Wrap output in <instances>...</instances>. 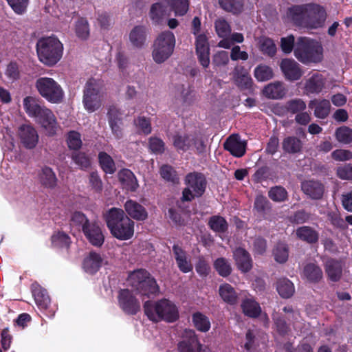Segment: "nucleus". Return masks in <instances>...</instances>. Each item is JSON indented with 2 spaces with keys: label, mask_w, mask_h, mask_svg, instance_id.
<instances>
[{
  "label": "nucleus",
  "mask_w": 352,
  "mask_h": 352,
  "mask_svg": "<svg viewBox=\"0 0 352 352\" xmlns=\"http://www.w3.org/2000/svg\"><path fill=\"white\" fill-rule=\"evenodd\" d=\"M287 15L297 25L311 29L322 26L327 16L323 7L312 3L293 6Z\"/></svg>",
  "instance_id": "1"
},
{
  "label": "nucleus",
  "mask_w": 352,
  "mask_h": 352,
  "mask_svg": "<svg viewBox=\"0 0 352 352\" xmlns=\"http://www.w3.org/2000/svg\"><path fill=\"white\" fill-rule=\"evenodd\" d=\"M111 234L120 240H128L134 234V221L125 215L123 210L112 208L104 214Z\"/></svg>",
  "instance_id": "2"
},
{
  "label": "nucleus",
  "mask_w": 352,
  "mask_h": 352,
  "mask_svg": "<svg viewBox=\"0 0 352 352\" xmlns=\"http://www.w3.org/2000/svg\"><path fill=\"white\" fill-rule=\"evenodd\" d=\"M144 310L148 319L153 322L164 320L167 322H173L179 318L177 305L168 299H162L155 302L147 301L144 305Z\"/></svg>",
  "instance_id": "3"
},
{
  "label": "nucleus",
  "mask_w": 352,
  "mask_h": 352,
  "mask_svg": "<svg viewBox=\"0 0 352 352\" xmlns=\"http://www.w3.org/2000/svg\"><path fill=\"white\" fill-rule=\"evenodd\" d=\"M294 56L303 64L318 63L323 59V47L316 40L300 37L295 45Z\"/></svg>",
  "instance_id": "4"
},
{
  "label": "nucleus",
  "mask_w": 352,
  "mask_h": 352,
  "mask_svg": "<svg viewBox=\"0 0 352 352\" xmlns=\"http://www.w3.org/2000/svg\"><path fill=\"white\" fill-rule=\"evenodd\" d=\"M36 52L39 60L47 66H54L62 58L63 45L55 36L39 39L36 44Z\"/></svg>",
  "instance_id": "5"
},
{
  "label": "nucleus",
  "mask_w": 352,
  "mask_h": 352,
  "mask_svg": "<svg viewBox=\"0 0 352 352\" xmlns=\"http://www.w3.org/2000/svg\"><path fill=\"white\" fill-rule=\"evenodd\" d=\"M104 99V86L100 80L90 79L85 87L83 105L89 112L98 110L102 104Z\"/></svg>",
  "instance_id": "6"
},
{
  "label": "nucleus",
  "mask_w": 352,
  "mask_h": 352,
  "mask_svg": "<svg viewBox=\"0 0 352 352\" xmlns=\"http://www.w3.org/2000/svg\"><path fill=\"white\" fill-rule=\"evenodd\" d=\"M176 39L170 31H164L157 37L153 50V60L161 63L167 60L173 54L175 46Z\"/></svg>",
  "instance_id": "7"
},
{
  "label": "nucleus",
  "mask_w": 352,
  "mask_h": 352,
  "mask_svg": "<svg viewBox=\"0 0 352 352\" xmlns=\"http://www.w3.org/2000/svg\"><path fill=\"white\" fill-rule=\"evenodd\" d=\"M36 87L40 95L51 103H60L64 98L61 86L52 78H39L36 81Z\"/></svg>",
  "instance_id": "8"
},
{
  "label": "nucleus",
  "mask_w": 352,
  "mask_h": 352,
  "mask_svg": "<svg viewBox=\"0 0 352 352\" xmlns=\"http://www.w3.org/2000/svg\"><path fill=\"white\" fill-rule=\"evenodd\" d=\"M127 281L129 285L144 295L155 294L158 290L155 280L144 270H138L131 272Z\"/></svg>",
  "instance_id": "9"
},
{
  "label": "nucleus",
  "mask_w": 352,
  "mask_h": 352,
  "mask_svg": "<svg viewBox=\"0 0 352 352\" xmlns=\"http://www.w3.org/2000/svg\"><path fill=\"white\" fill-rule=\"evenodd\" d=\"M186 188L182 192V201H190L201 197L206 189V182L203 175L191 173L185 178Z\"/></svg>",
  "instance_id": "10"
},
{
  "label": "nucleus",
  "mask_w": 352,
  "mask_h": 352,
  "mask_svg": "<svg viewBox=\"0 0 352 352\" xmlns=\"http://www.w3.org/2000/svg\"><path fill=\"white\" fill-rule=\"evenodd\" d=\"M173 144L178 151H192L199 153H202L205 147L201 139L193 135L185 134L174 135L173 138Z\"/></svg>",
  "instance_id": "11"
},
{
  "label": "nucleus",
  "mask_w": 352,
  "mask_h": 352,
  "mask_svg": "<svg viewBox=\"0 0 352 352\" xmlns=\"http://www.w3.org/2000/svg\"><path fill=\"white\" fill-rule=\"evenodd\" d=\"M17 137L20 144L26 149L34 148L38 143L39 135L31 124H22L19 127Z\"/></svg>",
  "instance_id": "12"
},
{
  "label": "nucleus",
  "mask_w": 352,
  "mask_h": 352,
  "mask_svg": "<svg viewBox=\"0 0 352 352\" xmlns=\"http://www.w3.org/2000/svg\"><path fill=\"white\" fill-rule=\"evenodd\" d=\"M43 133L47 136H53L59 129V125L54 113L48 108L43 110L41 113L35 119Z\"/></svg>",
  "instance_id": "13"
},
{
  "label": "nucleus",
  "mask_w": 352,
  "mask_h": 352,
  "mask_svg": "<svg viewBox=\"0 0 352 352\" xmlns=\"http://www.w3.org/2000/svg\"><path fill=\"white\" fill-rule=\"evenodd\" d=\"M195 51L200 64L205 68L210 64V45L208 33L195 36Z\"/></svg>",
  "instance_id": "14"
},
{
  "label": "nucleus",
  "mask_w": 352,
  "mask_h": 352,
  "mask_svg": "<svg viewBox=\"0 0 352 352\" xmlns=\"http://www.w3.org/2000/svg\"><path fill=\"white\" fill-rule=\"evenodd\" d=\"M119 305L126 313L136 314L140 309V302L129 289L121 290L118 296Z\"/></svg>",
  "instance_id": "15"
},
{
  "label": "nucleus",
  "mask_w": 352,
  "mask_h": 352,
  "mask_svg": "<svg viewBox=\"0 0 352 352\" xmlns=\"http://www.w3.org/2000/svg\"><path fill=\"white\" fill-rule=\"evenodd\" d=\"M280 67L285 78L289 80H297L303 74L300 65L294 59H283L280 63Z\"/></svg>",
  "instance_id": "16"
},
{
  "label": "nucleus",
  "mask_w": 352,
  "mask_h": 352,
  "mask_svg": "<svg viewBox=\"0 0 352 352\" xmlns=\"http://www.w3.org/2000/svg\"><path fill=\"white\" fill-rule=\"evenodd\" d=\"M124 208L131 219L144 221L148 219V213L146 208L135 200H127Z\"/></svg>",
  "instance_id": "17"
},
{
  "label": "nucleus",
  "mask_w": 352,
  "mask_h": 352,
  "mask_svg": "<svg viewBox=\"0 0 352 352\" xmlns=\"http://www.w3.org/2000/svg\"><path fill=\"white\" fill-rule=\"evenodd\" d=\"M246 142L241 140L238 135H230L224 143V148L232 155L240 157L245 153Z\"/></svg>",
  "instance_id": "18"
},
{
  "label": "nucleus",
  "mask_w": 352,
  "mask_h": 352,
  "mask_svg": "<svg viewBox=\"0 0 352 352\" xmlns=\"http://www.w3.org/2000/svg\"><path fill=\"white\" fill-rule=\"evenodd\" d=\"M170 10L166 2L162 0L151 6L148 15L154 23L160 24L167 15H169Z\"/></svg>",
  "instance_id": "19"
},
{
  "label": "nucleus",
  "mask_w": 352,
  "mask_h": 352,
  "mask_svg": "<svg viewBox=\"0 0 352 352\" xmlns=\"http://www.w3.org/2000/svg\"><path fill=\"white\" fill-rule=\"evenodd\" d=\"M233 82L241 89L251 88L252 80L249 73L242 66H236L232 72Z\"/></svg>",
  "instance_id": "20"
},
{
  "label": "nucleus",
  "mask_w": 352,
  "mask_h": 352,
  "mask_svg": "<svg viewBox=\"0 0 352 352\" xmlns=\"http://www.w3.org/2000/svg\"><path fill=\"white\" fill-rule=\"evenodd\" d=\"M118 177L122 188L131 192L138 189V182L131 170L126 168L122 169L118 172Z\"/></svg>",
  "instance_id": "21"
},
{
  "label": "nucleus",
  "mask_w": 352,
  "mask_h": 352,
  "mask_svg": "<svg viewBox=\"0 0 352 352\" xmlns=\"http://www.w3.org/2000/svg\"><path fill=\"white\" fill-rule=\"evenodd\" d=\"M83 232L93 245L100 246L103 243L104 237L98 224L91 223L88 226H85Z\"/></svg>",
  "instance_id": "22"
},
{
  "label": "nucleus",
  "mask_w": 352,
  "mask_h": 352,
  "mask_svg": "<svg viewBox=\"0 0 352 352\" xmlns=\"http://www.w3.org/2000/svg\"><path fill=\"white\" fill-rule=\"evenodd\" d=\"M23 106L28 116L34 119L47 108L40 104L38 99L32 96L25 97L23 100Z\"/></svg>",
  "instance_id": "23"
},
{
  "label": "nucleus",
  "mask_w": 352,
  "mask_h": 352,
  "mask_svg": "<svg viewBox=\"0 0 352 352\" xmlns=\"http://www.w3.org/2000/svg\"><path fill=\"white\" fill-rule=\"evenodd\" d=\"M174 258L177 267L184 273H188L192 270V265L186 253L178 245L173 248Z\"/></svg>",
  "instance_id": "24"
},
{
  "label": "nucleus",
  "mask_w": 352,
  "mask_h": 352,
  "mask_svg": "<svg viewBox=\"0 0 352 352\" xmlns=\"http://www.w3.org/2000/svg\"><path fill=\"white\" fill-rule=\"evenodd\" d=\"M102 264V258L100 255L96 252H90L83 260L82 268L86 273L93 274L98 271Z\"/></svg>",
  "instance_id": "25"
},
{
  "label": "nucleus",
  "mask_w": 352,
  "mask_h": 352,
  "mask_svg": "<svg viewBox=\"0 0 352 352\" xmlns=\"http://www.w3.org/2000/svg\"><path fill=\"white\" fill-rule=\"evenodd\" d=\"M324 85V77L319 73H314L307 79L305 89L307 93L318 94L322 91Z\"/></svg>",
  "instance_id": "26"
},
{
  "label": "nucleus",
  "mask_w": 352,
  "mask_h": 352,
  "mask_svg": "<svg viewBox=\"0 0 352 352\" xmlns=\"http://www.w3.org/2000/svg\"><path fill=\"white\" fill-rule=\"evenodd\" d=\"M301 187L304 193L314 199H320L324 193V186L318 181H305Z\"/></svg>",
  "instance_id": "27"
},
{
  "label": "nucleus",
  "mask_w": 352,
  "mask_h": 352,
  "mask_svg": "<svg viewBox=\"0 0 352 352\" xmlns=\"http://www.w3.org/2000/svg\"><path fill=\"white\" fill-rule=\"evenodd\" d=\"M237 267L243 272H248L252 266L250 254L243 248H237L233 252Z\"/></svg>",
  "instance_id": "28"
},
{
  "label": "nucleus",
  "mask_w": 352,
  "mask_h": 352,
  "mask_svg": "<svg viewBox=\"0 0 352 352\" xmlns=\"http://www.w3.org/2000/svg\"><path fill=\"white\" fill-rule=\"evenodd\" d=\"M286 94V89L283 82L275 81L269 83L263 89V94L270 99L282 98Z\"/></svg>",
  "instance_id": "29"
},
{
  "label": "nucleus",
  "mask_w": 352,
  "mask_h": 352,
  "mask_svg": "<svg viewBox=\"0 0 352 352\" xmlns=\"http://www.w3.org/2000/svg\"><path fill=\"white\" fill-rule=\"evenodd\" d=\"M219 295L221 300L230 305H235L238 302L239 296L235 289L228 283L219 285Z\"/></svg>",
  "instance_id": "30"
},
{
  "label": "nucleus",
  "mask_w": 352,
  "mask_h": 352,
  "mask_svg": "<svg viewBox=\"0 0 352 352\" xmlns=\"http://www.w3.org/2000/svg\"><path fill=\"white\" fill-rule=\"evenodd\" d=\"M309 108L314 109V115L319 118H326L330 111V102L327 100L315 99L309 104Z\"/></svg>",
  "instance_id": "31"
},
{
  "label": "nucleus",
  "mask_w": 352,
  "mask_h": 352,
  "mask_svg": "<svg viewBox=\"0 0 352 352\" xmlns=\"http://www.w3.org/2000/svg\"><path fill=\"white\" fill-rule=\"evenodd\" d=\"M186 333L189 339L184 340L179 343V352H197L200 345L195 332L193 331H188Z\"/></svg>",
  "instance_id": "32"
},
{
  "label": "nucleus",
  "mask_w": 352,
  "mask_h": 352,
  "mask_svg": "<svg viewBox=\"0 0 352 352\" xmlns=\"http://www.w3.org/2000/svg\"><path fill=\"white\" fill-rule=\"evenodd\" d=\"M146 30L142 26H135L129 34V41L133 46L142 47L146 41Z\"/></svg>",
  "instance_id": "33"
},
{
  "label": "nucleus",
  "mask_w": 352,
  "mask_h": 352,
  "mask_svg": "<svg viewBox=\"0 0 352 352\" xmlns=\"http://www.w3.org/2000/svg\"><path fill=\"white\" fill-rule=\"evenodd\" d=\"M302 276L307 281L315 283L322 278V272L321 269L314 263H309L304 267Z\"/></svg>",
  "instance_id": "34"
},
{
  "label": "nucleus",
  "mask_w": 352,
  "mask_h": 352,
  "mask_svg": "<svg viewBox=\"0 0 352 352\" xmlns=\"http://www.w3.org/2000/svg\"><path fill=\"white\" fill-rule=\"evenodd\" d=\"M192 322L196 329L201 332H208L211 327L209 318L201 312L192 314Z\"/></svg>",
  "instance_id": "35"
},
{
  "label": "nucleus",
  "mask_w": 352,
  "mask_h": 352,
  "mask_svg": "<svg viewBox=\"0 0 352 352\" xmlns=\"http://www.w3.org/2000/svg\"><path fill=\"white\" fill-rule=\"evenodd\" d=\"M98 161L102 170L107 174L112 175L116 170V166L113 158L105 152H100Z\"/></svg>",
  "instance_id": "36"
},
{
  "label": "nucleus",
  "mask_w": 352,
  "mask_h": 352,
  "mask_svg": "<svg viewBox=\"0 0 352 352\" xmlns=\"http://www.w3.org/2000/svg\"><path fill=\"white\" fill-rule=\"evenodd\" d=\"M241 308L243 313L252 318L257 317L261 312L260 305L252 298H246L241 303Z\"/></svg>",
  "instance_id": "37"
},
{
  "label": "nucleus",
  "mask_w": 352,
  "mask_h": 352,
  "mask_svg": "<svg viewBox=\"0 0 352 352\" xmlns=\"http://www.w3.org/2000/svg\"><path fill=\"white\" fill-rule=\"evenodd\" d=\"M276 289L279 295L285 298L291 297L294 292V284L287 278H280L277 281Z\"/></svg>",
  "instance_id": "38"
},
{
  "label": "nucleus",
  "mask_w": 352,
  "mask_h": 352,
  "mask_svg": "<svg viewBox=\"0 0 352 352\" xmlns=\"http://www.w3.org/2000/svg\"><path fill=\"white\" fill-rule=\"evenodd\" d=\"M298 238L307 243H315L318 239V234L313 228L308 226H302L296 230Z\"/></svg>",
  "instance_id": "39"
},
{
  "label": "nucleus",
  "mask_w": 352,
  "mask_h": 352,
  "mask_svg": "<svg viewBox=\"0 0 352 352\" xmlns=\"http://www.w3.org/2000/svg\"><path fill=\"white\" fill-rule=\"evenodd\" d=\"M342 268V263L339 261L330 260L327 262L326 271L331 280L336 281L340 278Z\"/></svg>",
  "instance_id": "40"
},
{
  "label": "nucleus",
  "mask_w": 352,
  "mask_h": 352,
  "mask_svg": "<svg viewBox=\"0 0 352 352\" xmlns=\"http://www.w3.org/2000/svg\"><path fill=\"white\" fill-rule=\"evenodd\" d=\"M176 16H184L188 10V0H164Z\"/></svg>",
  "instance_id": "41"
},
{
  "label": "nucleus",
  "mask_w": 352,
  "mask_h": 352,
  "mask_svg": "<svg viewBox=\"0 0 352 352\" xmlns=\"http://www.w3.org/2000/svg\"><path fill=\"white\" fill-rule=\"evenodd\" d=\"M258 45L259 50L265 55L272 57L276 52V46L270 38L261 37L258 39Z\"/></svg>",
  "instance_id": "42"
},
{
  "label": "nucleus",
  "mask_w": 352,
  "mask_h": 352,
  "mask_svg": "<svg viewBox=\"0 0 352 352\" xmlns=\"http://www.w3.org/2000/svg\"><path fill=\"white\" fill-rule=\"evenodd\" d=\"M220 6L226 11L239 14L243 8V0H219Z\"/></svg>",
  "instance_id": "43"
},
{
  "label": "nucleus",
  "mask_w": 352,
  "mask_h": 352,
  "mask_svg": "<svg viewBox=\"0 0 352 352\" xmlns=\"http://www.w3.org/2000/svg\"><path fill=\"white\" fill-rule=\"evenodd\" d=\"M254 75L258 81L264 82L272 79L274 72L270 67L261 64L254 69Z\"/></svg>",
  "instance_id": "44"
},
{
  "label": "nucleus",
  "mask_w": 352,
  "mask_h": 352,
  "mask_svg": "<svg viewBox=\"0 0 352 352\" xmlns=\"http://www.w3.org/2000/svg\"><path fill=\"white\" fill-rule=\"evenodd\" d=\"M41 182L48 188H53L56 185L57 179L52 169L49 167L42 168L40 173Z\"/></svg>",
  "instance_id": "45"
},
{
  "label": "nucleus",
  "mask_w": 352,
  "mask_h": 352,
  "mask_svg": "<svg viewBox=\"0 0 352 352\" xmlns=\"http://www.w3.org/2000/svg\"><path fill=\"white\" fill-rule=\"evenodd\" d=\"M33 296L37 306L41 309H47L50 303V299L45 289L41 288H36L33 291Z\"/></svg>",
  "instance_id": "46"
},
{
  "label": "nucleus",
  "mask_w": 352,
  "mask_h": 352,
  "mask_svg": "<svg viewBox=\"0 0 352 352\" xmlns=\"http://www.w3.org/2000/svg\"><path fill=\"white\" fill-rule=\"evenodd\" d=\"M283 150L289 153H296L300 151L302 143L300 140L294 137H288L283 142Z\"/></svg>",
  "instance_id": "47"
},
{
  "label": "nucleus",
  "mask_w": 352,
  "mask_h": 352,
  "mask_svg": "<svg viewBox=\"0 0 352 352\" xmlns=\"http://www.w3.org/2000/svg\"><path fill=\"white\" fill-rule=\"evenodd\" d=\"M273 256L276 262L283 263L287 261L289 252L288 248L283 243H277L273 250Z\"/></svg>",
  "instance_id": "48"
},
{
  "label": "nucleus",
  "mask_w": 352,
  "mask_h": 352,
  "mask_svg": "<svg viewBox=\"0 0 352 352\" xmlns=\"http://www.w3.org/2000/svg\"><path fill=\"white\" fill-rule=\"evenodd\" d=\"M135 129L139 134L147 135L152 131L150 120L145 117H138L134 120Z\"/></svg>",
  "instance_id": "49"
},
{
  "label": "nucleus",
  "mask_w": 352,
  "mask_h": 352,
  "mask_svg": "<svg viewBox=\"0 0 352 352\" xmlns=\"http://www.w3.org/2000/svg\"><path fill=\"white\" fill-rule=\"evenodd\" d=\"M76 36L81 39H86L89 35V27L87 19L80 18L75 23L74 27Z\"/></svg>",
  "instance_id": "50"
},
{
  "label": "nucleus",
  "mask_w": 352,
  "mask_h": 352,
  "mask_svg": "<svg viewBox=\"0 0 352 352\" xmlns=\"http://www.w3.org/2000/svg\"><path fill=\"white\" fill-rule=\"evenodd\" d=\"M336 140L344 144L352 142V129L348 126H342L338 128L335 133Z\"/></svg>",
  "instance_id": "51"
},
{
  "label": "nucleus",
  "mask_w": 352,
  "mask_h": 352,
  "mask_svg": "<svg viewBox=\"0 0 352 352\" xmlns=\"http://www.w3.org/2000/svg\"><path fill=\"white\" fill-rule=\"evenodd\" d=\"M214 28L219 37H226L231 33L230 24L223 18H219L214 21Z\"/></svg>",
  "instance_id": "52"
},
{
  "label": "nucleus",
  "mask_w": 352,
  "mask_h": 352,
  "mask_svg": "<svg viewBox=\"0 0 352 352\" xmlns=\"http://www.w3.org/2000/svg\"><path fill=\"white\" fill-rule=\"evenodd\" d=\"M214 267L219 275L228 276L232 271L230 264L224 258H219L214 263Z\"/></svg>",
  "instance_id": "53"
},
{
  "label": "nucleus",
  "mask_w": 352,
  "mask_h": 352,
  "mask_svg": "<svg viewBox=\"0 0 352 352\" xmlns=\"http://www.w3.org/2000/svg\"><path fill=\"white\" fill-rule=\"evenodd\" d=\"M6 1L14 12L17 14H24L30 3V0H6Z\"/></svg>",
  "instance_id": "54"
},
{
  "label": "nucleus",
  "mask_w": 352,
  "mask_h": 352,
  "mask_svg": "<svg viewBox=\"0 0 352 352\" xmlns=\"http://www.w3.org/2000/svg\"><path fill=\"white\" fill-rule=\"evenodd\" d=\"M210 228L218 232H223L227 230L228 224L226 220L219 216H214L209 221Z\"/></svg>",
  "instance_id": "55"
},
{
  "label": "nucleus",
  "mask_w": 352,
  "mask_h": 352,
  "mask_svg": "<svg viewBox=\"0 0 352 352\" xmlns=\"http://www.w3.org/2000/svg\"><path fill=\"white\" fill-rule=\"evenodd\" d=\"M90 223L86 216L80 212H74L72 215L71 224L73 226L82 228V231H84V227L88 226Z\"/></svg>",
  "instance_id": "56"
},
{
  "label": "nucleus",
  "mask_w": 352,
  "mask_h": 352,
  "mask_svg": "<svg viewBox=\"0 0 352 352\" xmlns=\"http://www.w3.org/2000/svg\"><path fill=\"white\" fill-rule=\"evenodd\" d=\"M67 142L71 149L76 150L80 148L82 146L80 133L74 131L69 132L67 137Z\"/></svg>",
  "instance_id": "57"
},
{
  "label": "nucleus",
  "mask_w": 352,
  "mask_h": 352,
  "mask_svg": "<svg viewBox=\"0 0 352 352\" xmlns=\"http://www.w3.org/2000/svg\"><path fill=\"white\" fill-rule=\"evenodd\" d=\"M269 197L274 201H283L287 197V193L285 188L276 186L269 191Z\"/></svg>",
  "instance_id": "58"
},
{
  "label": "nucleus",
  "mask_w": 352,
  "mask_h": 352,
  "mask_svg": "<svg viewBox=\"0 0 352 352\" xmlns=\"http://www.w3.org/2000/svg\"><path fill=\"white\" fill-rule=\"evenodd\" d=\"M97 24L102 30H108L113 25L111 16L107 12H99L97 16Z\"/></svg>",
  "instance_id": "59"
},
{
  "label": "nucleus",
  "mask_w": 352,
  "mask_h": 352,
  "mask_svg": "<svg viewBox=\"0 0 352 352\" xmlns=\"http://www.w3.org/2000/svg\"><path fill=\"white\" fill-rule=\"evenodd\" d=\"M52 243L56 247H68L70 243L69 237L65 233L58 232L52 236Z\"/></svg>",
  "instance_id": "60"
},
{
  "label": "nucleus",
  "mask_w": 352,
  "mask_h": 352,
  "mask_svg": "<svg viewBox=\"0 0 352 352\" xmlns=\"http://www.w3.org/2000/svg\"><path fill=\"white\" fill-rule=\"evenodd\" d=\"M160 175L166 181L172 182L173 183L178 182V178L175 171L170 166H162L160 168Z\"/></svg>",
  "instance_id": "61"
},
{
  "label": "nucleus",
  "mask_w": 352,
  "mask_h": 352,
  "mask_svg": "<svg viewBox=\"0 0 352 352\" xmlns=\"http://www.w3.org/2000/svg\"><path fill=\"white\" fill-rule=\"evenodd\" d=\"M149 148L155 153H162L164 151V142L156 137L149 138Z\"/></svg>",
  "instance_id": "62"
},
{
  "label": "nucleus",
  "mask_w": 352,
  "mask_h": 352,
  "mask_svg": "<svg viewBox=\"0 0 352 352\" xmlns=\"http://www.w3.org/2000/svg\"><path fill=\"white\" fill-rule=\"evenodd\" d=\"M280 47L282 51L285 54H289L292 50H294V37L289 35L287 37H283L280 40Z\"/></svg>",
  "instance_id": "63"
},
{
  "label": "nucleus",
  "mask_w": 352,
  "mask_h": 352,
  "mask_svg": "<svg viewBox=\"0 0 352 352\" xmlns=\"http://www.w3.org/2000/svg\"><path fill=\"white\" fill-rule=\"evenodd\" d=\"M331 157L336 161H347L352 159V152L345 149H337L331 153Z\"/></svg>",
  "instance_id": "64"
}]
</instances>
